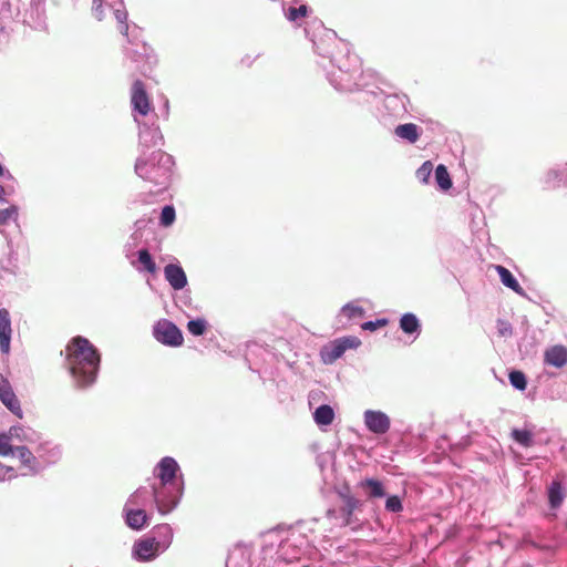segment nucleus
Listing matches in <instances>:
<instances>
[{
    "mask_svg": "<svg viewBox=\"0 0 567 567\" xmlns=\"http://www.w3.org/2000/svg\"><path fill=\"white\" fill-rule=\"evenodd\" d=\"M187 329L193 336H202L206 330V321L203 319L190 320Z\"/></svg>",
    "mask_w": 567,
    "mask_h": 567,
    "instance_id": "30",
    "label": "nucleus"
},
{
    "mask_svg": "<svg viewBox=\"0 0 567 567\" xmlns=\"http://www.w3.org/2000/svg\"><path fill=\"white\" fill-rule=\"evenodd\" d=\"M96 12V16L99 17V20H102V17H100L101 14V9L99 11H95Z\"/></svg>",
    "mask_w": 567,
    "mask_h": 567,
    "instance_id": "46",
    "label": "nucleus"
},
{
    "mask_svg": "<svg viewBox=\"0 0 567 567\" xmlns=\"http://www.w3.org/2000/svg\"><path fill=\"white\" fill-rule=\"evenodd\" d=\"M3 173H4V169H3L2 165L0 164V176H2Z\"/></svg>",
    "mask_w": 567,
    "mask_h": 567,
    "instance_id": "45",
    "label": "nucleus"
},
{
    "mask_svg": "<svg viewBox=\"0 0 567 567\" xmlns=\"http://www.w3.org/2000/svg\"><path fill=\"white\" fill-rule=\"evenodd\" d=\"M65 352L70 372L78 385L92 384L101 361L97 349L86 338L78 336L69 341Z\"/></svg>",
    "mask_w": 567,
    "mask_h": 567,
    "instance_id": "1",
    "label": "nucleus"
},
{
    "mask_svg": "<svg viewBox=\"0 0 567 567\" xmlns=\"http://www.w3.org/2000/svg\"><path fill=\"white\" fill-rule=\"evenodd\" d=\"M497 332L499 337L508 338L513 334V327L512 324L503 319L497 320Z\"/></svg>",
    "mask_w": 567,
    "mask_h": 567,
    "instance_id": "34",
    "label": "nucleus"
},
{
    "mask_svg": "<svg viewBox=\"0 0 567 567\" xmlns=\"http://www.w3.org/2000/svg\"><path fill=\"white\" fill-rule=\"evenodd\" d=\"M165 279L175 290H182L187 285V277L179 265L168 264L164 268Z\"/></svg>",
    "mask_w": 567,
    "mask_h": 567,
    "instance_id": "10",
    "label": "nucleus"
},
{
    "mask_svg": "<svg viewBox=\"0 0 567 567\" xmlns=\"http://www.w3.org/2000/svg\"><path fill=\"white\" fill-rule=\"evenodd\" d=\"M131 103L133 109L143 116L147 115L151 111V99L144 82L141 80H135L132 84Z\"/></svg>",
    "mask_w": 567,
    "mask_h": 567,
    "instance_id": "7",
    "label": "nucleus"
},
{
    "mask_svg": "<svg viewBox=\"0 0 567 567\" xmlns=\"http://www.w3.org/2000/svg\"><path fill=\"white\" fill-rule=\"evenodd\" d=\"M400 328L405 333H414L420 329L419 319L413 313H404L400 319Z\"/></svg>",
    "mask_w": 567,
    "mask_h": 567,
    "instance_id": "22",
    "label": "nucleus"
},
{
    "mask_svg": "<svg viewBox=\"0 0 567 567\" xmlns=\"http://www.w3.org/2000/svg\"><path fill=\"white\" fill-rule=\"evenodd\" d=\"M154 337L161 343L171 347H178L184 340L181 330L166 319H162L155 324Z\"/></svg>",
    "mask_w": 567,
    "mask_h": 567,
    "instance_id": "4",
    "label": "nucleus"
},
{
    "mask_svg": "<svg viewBox=\"0 0 567 567\" xmlns=\"http://www.w3.org/2000/svg\"><path fill=\"white\" fill-rule=\"evenodd\" d=\"M175 208L173 206H165L162 209L159 221L164 227L171 226L175 221Z\"/></svg>",
    "mask_w": 567,
    "mask_h": 567,
    "instance_id": "27",
    "label": "nucleus"
},
{
    "mask_svg": "<svg viewBox=\"0 0 567 567\" xmlns=\"http://www.w3.org/2000/svg\"><path fill=\"white\" fill-rule=\"evenodd\" d=\"M144 493H145L144 489L138 488L134 494L131 495V497L128 498L127 504H137V498L140 496H142Z\"/></svg>",
    "mask_w": 567,
    "mask_h": 567,
    "instance_id": "39",
    "label": "nucleus"
},
{
    "mask_svg": "<svg viewBox=\"0 0 567 567\" xmlns=\"http://www.w3.org/2000/svg\"><path fill=\"white\" fill-rule=\"evenodd\" d=\"M159 550H164L162 545L157 542L156 537L141 539L134 546V554L141 560H151L157 556Z\"/></svg>",
    "mask_w": 567,
    "mask_h": 567,
    "instance_id": "9",
    "label": "nucleus"
},
{
    "mask_svg": "<svg viewBox=\"0 0 567 567\" xmlns=\"http://www.w3.org/2000/svg\"><path fill=\"white\" fill-rule=\"evenodd\" d=\"M9 472H13V468L11 466H7V465L0 463V480H4L6 474Z\"/></svg>",
    "mask_w": 567,
    "mask_h": 567,
    "instance_id": "40",
    "label": "nucleus"
},
{
    "mask_svg": "<svg viewBox=\"0 0 567 567\" xmlns=\"http://www.w3.org/2000/svg\"><path fill=\"white\" fill-rule=\"evenodd\" d=\"M435 181L442 190H449L452 187V179L447 168L442 164L435 169Z\"/></svg>",
    "mask_w": 567,
    "mask_h": 567,
    "instance_id": "23",
    "label": "nucleus"
},
{
    "mask_svg": "<svg viewBox=\"0 0 567 567\" xmlns=\"http://www.w3.org/2000/svg\"><path fill=\"white\" fill-rule=\"evenodd\" d=\"M433 171V164L430 161L424 162L416 171V177L422 183H427Z\"/></svg>",
    "mask_w": 567,
    "mask_h": 567,
    "instance_id": "29",
    "label": "nucleus"
},
{
    "mask_svg": "<svg viewBox=\"0 0 567 567\" xmlns=\"http://www.w3.org/2000/svg\"><path fill=\"white\" fill-rule=\"evenodd\" d=\"M0 401L16 416L22 419L23 412L9 380L0 373Z\"/></svg>",
    "mask_w": 567,
    "mask_h": 567,
    "instance_id": "5",
    "label": "nucleus"
},
{
    "mask_svg": "<svg viewBox=\"0 0 567 567\" xmlns=\"http://www.w3.org/2000/svg\"><path fill=\"white\" fill-rule=\"evenodd\" d=\"M16 451V447H13L10 443L9 436L4 434H0V455L1 456H8L13 455Z\"/></svg>",
    "mask_w": 567,
    "mask_h": 567,
    "instance_id": "33",
    "label": "nucleus"
},
{
    "mask_svg": "<svg viewBox=\"0 0 567 567\" xmlns=\"http://www.w3.org/2000/svg\"><path fill=\"white\" fill-rule=\"evenodd\" d=\"M102 1L103 0H93V3L95 6V11H99L102 8Z\"/></svg>",
    "mask_w": 567,
    "mask_h": 567,
    "instance_id": "41",
    "label": "nucleus"
},
{
    "mask_svg": "<svg viewBox=\"0 0 567 567\" xmlns=\"http://www.w3.org/2000/svg\"><path fill=\"white\" fill-rule=\"evenodd\" d=\"M136 173L155 185H166L171 177V156L162 151L152 154L151 164L138 161Z\"/></svg>",
    "mask_w": 567,
    "mask_h": 567,
    "instance_id": "3",
    "label": "nucleus"
},
{
    "mask_svg": "<svg viewBox=\"0 0 567 567\" xmlns=\"http://www.w3.org/2000/svg\"><path fill=\"white\" fill-rule=\"evenodd\" d=\"M153 537H156L157 542L162 545V548L166 549L171 545L173 538V530L168 524L157 525L153 529Z\"/></svg>",
    "mask_w": 567,
    "mask_h": 567,
    "instance_id": "20",
    "label": "nucleus"
},
{
    "mask_svg": "<svg viewBox=\"0 0 567 567\" xmlns=\"http://www.w3.org/2000/svg\"><path fill=\"white\" fill-rule=\"evenodd\" d=\"M545 362L555 368H561L567 363V349L564 346H554L545 351Z\"/></svg>",
    "mask_w": 567,
    "mask_h": 567,
    "instance_id": "12",
    "label": "nucleus"
},
{
    "mask_svg": "<svg viewBox=\"0 0 567 567\" xmlns=\"http://www.w3.org/2000/svg\"><path fill=\"white\" fill-rule=\"evenodd\" d=\"M178 464L173 457H164L157 465L159 486L153 487V496L157 509L162 514L169 513L178 502L179 489L175 484Z\"/></svg>",
    "mask_w": 567,
    "mask_h": 567,
    "instance_id": "2",
    "label": "nucleus"
},
{
    "mask_svg": "<svg viewBox=\"0 0 567 567\" xmlns=\"http://www.w3.org/2000/svg\"><path fill=\"white\" fill-rule=\"evenodd\" d=\"M138 261L147 272L155 274L157 271V266L147 249L138 251Z\"/></svg>",
    "mask_w": 567,
    "mask_h": 567,
    "instance_id": "24",
    "label": "nucleus"
},
{
    "mask_svg": "<svg viewBox=\"0 0 567 567\" xmlns=\"http://www.w3.org/2000/svg\"><path fill=\"white\" fill-rule=\"evenodd\" d=\"M388 324V320L386 319H378L375 321H367L362 324V329L363 330H370V331H374L379 328H382V327H385Z\"/></svg>",
    "mask_w": 567,
    "mask_h": 567,
    "instance_id": "37",
    "label": "nucleus"
},
{
    "mask_svg": "<svg viewBox=\"0 0 567 567\" xmlns=\"http://www.w3.org/2000/svg\"><path fill=\"white\" fill-rule=\"evenodd\" d=\"M308 14V7L301 4L300 7H289L285 13L286 18L291 22H297L299 19L306 18Z\"/></svg>",
    "mask_w": 567,
    "mask_h": 567,
    "instance_id": "26",
    "label": "nucleus"
},
{
    "mask_svg": "<svg viewBox=\"0 0 567 567\" xmlns=\"http://www.w3.org/2000/svg\"><path fill=\"white\" fill-rule=\"evenodd\" d=\"M565 498L564 488L560 482L554 481L548 487V501L551 508H557L561 505Z\"/></svg>",
    "mask_w": 567,
    "mask_h": 567,
    "instance_id": "18",
    "label": "nucleus"
},
{
    "mask_svg": "<svg viewBox=\"0 0 567 567\" xmlns=\"http://www.w3.org/2000/svg\"><path fill=\"white\" fill-rule=\"evenodd\" d=\"M11 320L7 309H0V350L9 353L11 341Z\"/></svg>",
    "mask_w": 567,
    "mask_h": 567,
    "instance_id": "11",
    "label": "nucleus"
},
{
    "mask_svg": "<svg viewBox=\"0 0 567 567\" xmlns=\"http://www.w3.org/2000/svg\"><path fill=\"white\" fill-rule=\"evenodd\" d=\"M364 423L367 427L375 434H384L390 429V419L381 411H365Z\"/></svg>",
    "mask_w": 567,
    "mask_h": 567,
    "instance_id": "8",
    "label": "nucleus"
},
{
    "mask_svg": "<svg viewBox=\"0 0 567 567\" xmlns=\"http://www.w3.org/2000/svg\"><path fill=\"white\" fill-rule=\"evenodd\" d=\"M550 177L556 178L557 177V173L556 172L548 173V178H550Z\"/></svg>",
    "mask_w": 567,
    "mask_h": 567,
    "instance_id": "43",
    "label": "nucleus"
},
{
    "mask_svg": "<svg viewBox=\"0 0 567 567\" xmlns=\"http://www.w3.org/2000/svg\"><path fill=\"white\" fill-rule=\"evenodd\" d=\"M509 381H511V384L518 390L526 389L527 381H526L525 374L520 371H512L509 373Z\"/></svg>",
    "mask_w": 567,
    "mask_h": 567,
    "instance_id": "28",
    "label": "nucleus"
},
{
    "mask_svg": "<svg viewBox=\"0 0 567 567\" xmlns=\"http://www.w3.org/2000/svg\"><path fill=\"white\" fill-rule=\"evenodd\" d=\"M385 508L392 513H399L403 509L402 502L399 496H390L385 502Z\"/></svg>",
    "mask_w": 567,
    "mask_h": 567,
    "instance_id": "35",
    "label": "nucleus"
},
{
    "mask_svg": "<svg viewBox=\"0 0 567 567\" xmlns=\"http://www.w3.org/2000/svg\"><path fill=\"white\" fill-rule=\"evenodd\" d=\"M512 437L525 447H529L533 445V434L528 430H518L514 429L512 431Z\"/></svg>",
    "mask_w": 567,
    "mask_h": 567,
    "instance_id": "25",
    "label": "nucleus"
},
{
    "mask_svg": "<svg viewBox=\"0 0 567 567\" xmlns=\"http://www.w3.org/2000/svg\"><path fill=\"white\" fill-rule=\"evenodd\" d=\"M342 313L348 317L349 319H353L357 317H362L364 315L363 308L359 306H354L352 303H348L343 306Z\"/></svg>",
    "mask_w": 567,
    "mask_h": 567,
    "instance_id": "32",
    "label": "nucleus"
},
{
    "mask_svg": "<svg viewBox=\"0 0 567 567\" xmlns=\"http://www.w3.org/2000/svg\"><path fill=\"white\" fill-rule=\"evenodd\" d=\"M17 216L18 208L14 205L4 209H0V226L8 224L10 219L17 218Z\"/></svg>",
    "mask_w": 567,
    "mask_h": 567,
    "instance_id": "31",
    "label": "nucleus"
},
{
    "mask_svg": "<svg viewBox=\"0 0 567 567\" xmlns=\"http://www.w3.org/2000/svg\"><path fill=\"white\" fill-rule=\"evenodd\" d=\"M395 135L409 141L410 143H415L419 140V127L413 123L401 124L395 127Z\"/></svg>",
    "mask_w": 567,
    "mask_h": 567,
    "instance_id": "17",
    "label": "nucleus"
},
{
    "mask_svg": "<svg viewBox=\"0 0 567 567\" xmlns=\"http://www.w3.org/2000/svg\"><path fill=\"white\" fill-rule=\"evenodd\" d=\"M13 455L19 457L22 465L28 467L31 474H35L38 472L35 467L37 457L27 446H17Z\"/></svg>",
    "mask_w": 567,
    "mask_h": 567,
    "instance_id": "14",
    "label": "nucleus"
},
{
    "mask_svg": "<svg viewBox=\"0 0 567 567\" xmlns=\"http://www.w3.org/2000/svg\"><path fill=\"white\" fill-rule=\"evenodd\" d=\"M360 486L367 491L369 497L380 498L385 495L383 485L378 480L367 478L360 483Z\"/></svg>",
    "mask_w": 567,
    "mask_h": 567,
    "instance_id": "21",
    "label": "nucleus"
},
{
    "mask_svg": "<svg viewBox=\"0 0 567 567\" xmlns=\"http://www.w3.org/2000/svg\"><path fill=\"white\" fill-rule=\"evenodd\" d=\"M115 17L116 19L118 20V22L121 23V31L122 32H126L127 31V25L124 23V20L126 19V14L120 10H116L115 11Z\"/></svg>",
    "mask_w": 567,
    "mask_h": 567,
    "instance_id": "38",
    "label": "nucleus"
},
{
    "mask_svg": "<svg viewBox=\"0 0 567 567\" xmlns=\"http://www.w3.org/2000/svg\"><path fill=\"white\" fill-rule=\"evenodd\" d=\"M495 270L499 275L501 281L504 286L512 289L518 295H524V290L518 284V281L515 279L513 274L504 266L496 265Z\"/></svg>",
    "mask_w": 567,
    "mask_h": 567,
    "instance_id": "13",
    "label": "nucleus"
},
{
    "mask_svg": "<svg viewBox=\"0 0 567 567\" xmlns=\"http://www.w3.org/2000/svg\"><path fill=\"white\" fill-rule=\"evenodd\" d=\"M343 505L340 507L339 513L342 517V525L350 526L352 530L361 529L359 519L353 515L354 511L359 507L360 502L350 494H340Z\"/></svg>",
    "mask_w": 567,
    "mask_h": 567,
    "instance_id": "6",
    "label": "nucleus"
},
{
    "mask_svg": "<svg viewBox=\"0 0 567 567\" xmlns=\"http://www.w3.org/2000/svg\"><path fill=\"white\" fill-rule=\"evenodd\" d=\"M338 340L343 344L344 351L348 349H355L361 344V341L357 337H344Z\"/></svg>",
    "mask_w": 567,
    "mask_h": 567,
    "instance_id": "36",
    "label": "nucleus"
},
{
    "mask_svg": "<svg viewBox=\"0 0 567 567\" xmlns=\"http://www.w3.org/2000/svg\"><path fill=\"white\" fill-rule=\"evenodd\" d=\"M336 511L334 509H329L328 511V516L329 517H332L334 515Z\"/></svg>",
    "mask_w": 567,
    "mask_h": 567,
    "instance_id": "44",
    "label": "nucleus"
},
{
    "mask_svg": "<svg viewBox=\"0 0 567 567\" xmlns=\"http://www.w3.org/2000/svg\"><path fill=\"white\" fill-rule=\"evenodd\" d=\"M4 194H6L4 187L0 185V199H3Z\"/></svg>",
    "mask_w": 567,
    "mask_h": 567,
    "instance_id": "42",
    "label": "nucleus"
},
{
    "mask_svg": "<svg viewBox=\"0 0 567 567\" xmlns=\"http://www.w3.org/2000/svg\"><path fill=\"white\" fill-rule=\"evenodd\" d=\"M313 419L318 425H330L334 420L333 409L328 404H322L316 409Z\"/></svg>",
    "mask_w": 567,
    "mask_h": 567,
    "instance_id": "19",
    "label": "nucleus"
},
{
    "mask_svg": "<svg viewBox=\"0 0 567 567\" xmlns=\"http://www.w3.org/2000/svg\"><path fill=\"white\" fill-rule=\"evenodd\" d=\"M344 352L343 344L337 339L322 350L321 357L324 363H333L341 358Z\"/></svg>",
    "mask_w": 567,
    "mask_h": 567,
    "instance_id": "15",
    "label": "nucleus"
},
{
    "mask_svg": "<svg viewBox=\"0 0 567 567\" xmlns=\"http://www.w3.org/2000/svg\"><path fill=\"white\" fill-rule=\"evenodd\" d=\"M126 524L133 529H141L147 523V515L144 509H125Z\"/></svg>",
    "mask_w": 567,
    "mask_h": 567,
    "instance_id": "16",
    "label": "nucleus"
}]
</instances>
